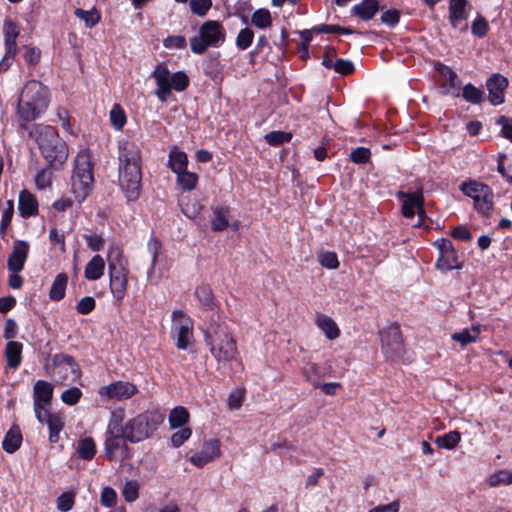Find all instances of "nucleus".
Masks as SVG:
<instances>
[{
    "mask_svg": "<svg viewBox=\"0 0 512 512\" xmlns=\"http://www.w3.org/2000/svg\"><path fill=\"white\" fill-rule=\"evenodd\" d=\"M195 296L207 310V315L205 316L206 321L213 312H217L215 310L217 305L212 291L208 286H200L196 288Z\"/></svg>",
    "mask_w": 512,
    "mask_h": 512,
    "instance_id": "28",
    "label": "nucleus"
},
{
    "mask_svg": "<svg viewBox=\"0 0 512 512\" xmlns=\"http://www.w3.org/2000/svg\"><path fill=\"white\" fill-rule=\"evenodd\" d=\"M489 25L486 19L482 16H478L471 25V32L478 38H483L487 35Z\"/></svg>",
    "mask_w": 512,
    "mask_h": 512,
    "instance_id": "50",
    "label": "nucleus"
},
{
    "mask_svg": "<svg viewBox=\"0 0 512 512\" xmlns=\"http://www.w3.org/2000/svg\"><path fill=\"white\" fill-rule=\"evenodd\" d=\"M212 7V0H190V9L193 14L204 17Z\"/></svg>",
    "mask_w": 512,
    "mask_h": 512,
    "instance_id": "48",
    "label": "nucleus"
},
{
    "mask_svg": "<svg viewBox=\"0 0 512 512\" xmlns=\"http://www.w3.org/2000/svg\"><path fill=\"white\" fill-rule=\"evenodd\" d=\"M371 152L366 147H358L351 151L350 159L356 164H365L369 161Z\"/></svg>",
    "mask_w": 512,
    "mask_h": 512,
    "instance_id": "55",
    "label": "nucleus"
},
{
    "mask_svg": "<svg viewBox=\"0 0 512 512\" xmlns=\"http://www.w3.org/2000/svg\"><path fill=\"white\" fill-rule=\"evenodd\" d=\"M397 198L402 202V214L405 218L412 219L415 215V210L419 206L424 205L422 191L415 193L399 191Z\"/></svg>",
    "mask_w": 512,
    "mask_h": 512,
    "instance_id": "22",
    "label": "nucleus"
},
{
    "mask_svg": "<svg viewBox=\"0 0 512 512\" xmlns=\"http://www.w3.org/2000/svg\"><path fill=\"white\" fill-rule=\"evenodd\" d=\"M203 333L205 343L218 363L217 370H221L236 358L238 353L236 340L219 312H213L208 320L204 321Z\"/></svg>",
    "mask_w": 512,
    "mask_h": 512,
    "instance_id": "2",
    "label": "nucleus"
},
{
    "mask_svg": "<svg viewBox=\"0 0 512 512\" xmlns=\"http://www.w3.org/2000/svg\"><path fill=\"white\" fill-rule=\"evenodd\" d=\"M266 142L271 146H280L284 143H288L292 134L284 131H271L265 135Z\"/></svg>",
    "mask_w": 512,
    "mask_h": 512,
    "instance_id": "45",
    "label": "nucleus"
},
{
    "mask_svg": "<svg viewBox=\"0 0 512 512\" xmlns=\"http://www.w3.org/2000/svg\"><path fill=\"white\" fill-rule=\"evenodd\" d=\"M379 10V3L377 0H363L361 3L354 5L352 13L362 20H370Z\"/></svg>",
    "mask_w": 512,
    "mask_h": 512,
    "instance_id": "27",
    "label": "nucleus"
},
{
    "mask_svg": "<svg viewBox=\"0 0 512 512\" xmlns=\"http://www.w3.org/2000/svg\"><path fill=\"white\" fill-rule=\"evenodd\" d=\"M124 413L122 410L112 412L105 433L104 455L110 461L129 458V447L124 438L122 422Z\"/></svg>",
    "mask_w": 512,
    "mask_h": 512,
    "instance_id": "5",
    "label": "nucleus"
},
{
    "mask_svg": "<svg viewBox=\"0 0 512 512\" xmlns=\"http://www.w3.org/2000/svg\"><path fill=\"white\" fill-rule=\"evenodd\" d=\"M14 213V204L13 201L9 200L7 202V207L2 212V219L0 224V235L2 237L5 236L7 228L9 227L12 217Z\"/></svg>",
    "mask_w": 512,
    "mask_h": 512,
    "instance_id": "49",
    "label": "nucleus"
},
{
    "mask_svg": "<svg viewBox=\"0 0 512 512\" xmlns=\"http://www.w3.org/2000/svg\"><path fill=\"white\" fill-rule=\"evenodd\" d=\"M49 101V89L37 80H30L22 89L18 115L23 121H33L46 111Z\"/></svg>",
    "mask_w": 512,
    "mask_h": 512,
    "instance_id": "4",
    "label": "nucleus"
},
{
    "mask_svg": "<svg viewBox=\"0 0 512 512\" xmlns=\"http://www.w3.org/2000/svg\"><path fill=\"white\" fill-rule=\"evenodd\" d=\"M53 398V385L45 380H38L33 387V409L36 418H40V413L48 411L45 407L49 405Z\"/></svg>",
    "mask_w": 512,
    "mask_h": 512,
    "instance_id": "16",
    "label": "nucleus"
},
{
    "mask_svg": "<svg viewBox=\"0 0 512 512\" xmlns=\"http://www.w3.org/2000/svg\"><path fill=\"white\" fill-rule=\"evenodd\" d=\"M462 96L471 104H479L484 98V92L471 83H468L463 87Z\"/></svg>",
    "mask_w": 512,
    "mask_h": 512,
    "instance_id": "42",
    "label": "nucleus"
},
{
    "mask_svg": "<svg viewBox=\"0 0 512 512\" xmlns=\"http://www.w3.org/2000/svg\"><path fill=\"white\" fill-rule=\"evenodd\" d=\"M508 80L500 74H493L486 81L488 100L492 105H500L505 101V90Z\"/></svg>",
    "mask_w": 512,
    "mask_h": 512,
    "instance_id": "20",
    "label": "nucleus"
},
{
    "mask_svg": "<svg viewBox=\"0 0 512 512\" xmlns=\"http://www.w3.org/2000/svg\"><path fill=\"white\" fill-rule=\"evenodd\" d=\"M23 344L18 341H9L5 347V357L7 365L16 370L22 362Z\"/></svg>",
    "mask_w": 512,
    "mask_h": 512,
    "instance_id": "25",
    "label": "nucleus"
},
{
    "mask_svg": "<svg viewBox=\"0 0 512 512\" xmlns=\"http://www.w3.org/2000/svg\"><path fill=\"white\" fill-rule=\"evenodd\" d=\"M332 68L338 74L349 75L354 71V64L350 60L337 59Z\"/></svg>",
    "mask_w": 512,
    "mask_h": 512,
    "instance_id": "59",
    "label": "nucleus"
},
{
    "mask_svg": "<svg viewBox=\"0 0 512 512\" xmlns=\"http://www.w3.org/2000/svg\"><path fill=\"white\" fill-rule=\"evenodd\" d=\"M117 494L111 487H105L101 491L100 502L105 507H112L116 503Z\"/></svg>",
    "mask_w": 512,
    "mask_h": 512,
    "instance_id": "60",
    "label": "nucleus"
},
{
    "mask_svg": "<svg viewBox=\"0 0 512 512\" xmlns=\"http://www.w3.org/2000/svg\"><path fill=\"white\" fill-rule=\"evenodd\" d=\"M512 483V474L508 471L501 470L492 474L489 478L490 486H498L501 484Z\"/></svg>",
    "mask_w": 512,
    "mask_h": 512,
    "instance_id": "57",
    "label": "nucleus"
},
{
    "mask_svg": "<svg viewBox=\"0 0 512 512\" xmlns=\"http://www.w3.org/2000/svg\"><path fill=\"white\" fill-rule=\"evenodd\" d=\"M5 55L0 61V71H6L17 54V38L20 28L14 21L6 19L3 24Z\"/></svg>",
    "mask_w": 512,
    "mask_h": 512,
    "instance_id": "15",
    "label": "nucleus"
},
{
    "mask_svg": "<svg viewBox=\"0 0 512 512\" xmlns=\"http://www.w3.org/2000/svg\"><path fill=\"white\" fill-rule=\"evenodd\" d=\"M460 190L474 200V207L479 213L483 215L490 213L494 205V194L488 185L470 180L463 182Z\"/></svg>",
    "mask_w": 512,
    "mask_h": 512,
    "instance_id": "11",
    "label": "nucleus"
},
{
    "mask_svg": "<svg viewBox=\"0 0 512 512\" xmlns=\"http://www.w3.org/2000/svg\"><path fill=\"white\" fill-rule=\"evenodd\" d=\"M22 443V435L18 430H9L4 437L2 447L7 453L17 451Z\"/></svg>",
    "mask_w": 512,
    "mask_h": 512,
    "instance_id": "38",
    "label": "nucleus"
},
{
    "mask_svg": "<svg viewBox=\"0 0 512 512\" xmlns=\"http://www.w3.org/2000/svg\"><path fill=\"white\" fill-rule=\"evenodd\" d=\"M381 349L389 360H398L404 354L402 333L398 324L394 323L380 331Z\"/></svg>",
    "mask_w": 512,
    "mask_h": 512,
    "instance_id": "14",
    "label": "nucleus"
},
{
    "mask_svg": "<svg viewBox=\"0 0 512 512\" xmlns=\"http://www.w3.org/2000/svg\"><path fill=\"white\" fill-rule=\"evenodd\" d=\"M18 210L23 218H29L38 214V201L36 197L27 190L19 194Z\"/></svg>",
    "mask_w": 512,
    "mask_h": 512,
    "instance_id": "23",
    "label": "nucleus"
},
{
    "mask_svg": "<svg viewBox=\"0 0 512 512\" xmlns=\"http://www.w3.org/2000/svg\"><path fill=\"white\" fill-rule=\"evenodd\" d=\"M220 441L218 439H209L203 443L202 449L190 457V461L198 468L220 457Z\"/></svg>",
    "mask_w": 512,
    "mask_h": 512,
    "instance_id": "18",
    "label": "nucleus"
},
{
    "mask_svg": "<svg viewBox=\"0 0 512 512\" xmlns=\"http://www.w3.org/2000/svg\"><path fill=\"white\" fill-rule=\"evenodd\" d=\"M82 397V391L77 387H71L61 394V400L69 405L73 406L76 405Z\"/></svg>",
    "mask_w": 512,
    "mask_h": 512,
    "instance_id": "51",
    "label": "nucleus"
},
{
    "mask_svg": "<svg viewBox=\"0 0 512 512\" xmlns=\"http://www.w3.org/2000/svg\"><path fill=\"white\" fill-rule=\"evenodd\" d=\"M52 174L46 169H42L35 176V184L38 189H45L51 184Z\"/></svg>",
    "mask_w": 512,
    "mask_h": 512,
    "instance_id": "63",
    "label": "nucleus"
},
{
    "mask_svg": "<svg viewBox=\"0 0 512 512\" xmlns=\"http://www.w3.org/2000/svg\"><path fill=\"white\" fill-rule=\"evenodd\" d=\"M481 333L480 325H472L470 329L465 328L452 334V340L458 342L461 346L475 343Z\"/></svg>",
    "mask_w": 512,
    "mask_h": 512,
    "instance_id": "30",
    "label": "nucleus"
},
{
    "mask_svg": "<svg viewBox=\"0 0 512 512\" xmlns=\"http://www.w3.org/2000/svg\"><path fill=\"white\" fill-rule=\"evenodd\" d=\"M152 77L157 85L155 95L159 101L163 103L172 95V89L177 92H182L189 85V77L185 72L177 71L171 74L165 63H160L156 66Z\"/></svg>",
    "mask_w": 512,
    "mask_h": 512,
    "instance_id": "8",
    "label": "nucleus"
},
{
    "mask_svg": "<svg viewBox=\"0 0 512 512\" xmlns=\"http://www.w3.org/2000/svg\"><path fill=\"white\" fill-rule=\"evenodd\" d=\"M318 259L321 266L327 269H337L339 267L338 257L334 252H323Z\"/></svg>",
    "mask_w": 512,
    "mask_h": 512,
    "instance_id": "54",
    "label": "nucleus"
},
{
    "mask_svg": "<svg viewBox=\"0 0 512 512\" xmlns=\"http://www.w3.org/2000/svg\"><path fill=\"white\" fill-rule=\"evenodd\" d=\"M68 284V276L66 273H59L50 288L49 291V298L52 301H60L64 298L66 288Z\"/></svg>",
    "mask_w": 512,
    "mask_h": 512,
    "instance_id": "34",
    "label": "nucleus"
},
{
    "mask_svg": "<svg viewBox=\"0 0 512 512\" xmlns=\"http://www.w3.org/2000/svg\"><path fill=\"white\" fill-rule=\"evenodd\" d=\"M308 367L303 369V375L306 380L310 382L314 388H318V379L321 377V368L314 362H307Z\"/></svg>",
    "mask_w": 512,
    "mask_h": 512,
    "instance_id": "46",
    "label": "nucleus"
},
{
    "mask_svg": "<svg viewBox=\"0 0 512 512\" xmlns=\"http://www.w3.org/2000/svg\"><path fill=\"white\" fill-rule=\"evenodd\" d=\"M137 392V387L127 381H116L99 389V395L118 401L130 399Z\"/></svg>",
    "mask_w": 512,
    "mask_h": 512,
    "instance_id": "17",
    "label": "nucleus"
},
{
    "mask_svg": "<svg viewBox=\"0 0 512 512\" xmlns=\"http://www.w3.org/2000/svg\"><path fill=\"white\" fill-rule=\"evenodd\" d=\"M110 121L116 130H121L126 124V114L119 104L110 110Z\"/></svg>",
    "mask_w": 512,
    "mask_h": 512,
    "instance_id": "47",
    "label": "nucleus"
},
{
    "mask_svg": "<svg viewBox=\"0 0 512 512\" xmlns=\"http://www.w3.org/2000/svg\"><path fill=\"white\" fill-rule=\"evenodd\" d=\"M171 333L176 339V347L186 350L193 340V320L183 310L172 313Z\"/></svg>",
    "mask_w": 512,
    "mask_h": 512,
    "instance_id": "13",
    "label": "nucleus"
},
{
    "mask_svg": "<svg viewBox=\"0 0 512 512\" xmlns=\"http://www.w3.org/2000/svg\"><path fill=\"white\" fill-rule=\"evenodd\" d=\"M95 306V299L91 296H86L79 300L76 305V310L79 314L87 315L94 310Z\"/></svg>",
    "mask_w": 512,
    "mask_h": 512,
    "instance_id": "58",
    "label": "nucleus"
},
{
    "mask_svg": "<svg viewBox=\"0 0 512 512\" xmlns=\"http://www.w3.org/2000/svg\"><path fill=\"white\" fill-rule=\"evenodd\" d=\"M163 43L168 49H184L186 47V39L181 35L169 36Z\"/></svg>",
    "mask_w": 512,
    "mask_h": 512,
    "instance_id": "64",
    "label": "nucleus"
},
{
    "mask_svg": "<svg viewBox=\"0 0 512 512\" xmlns=\"http://www.w3.org/2000/svg\"><path fill=\"white\" fill-rule=\"evenodd\" d=\"M74 494L64 492L57 498V509L61 512H68L73 508Z\"/></svg>",
    "mask_w": 512,
    "mask_h": 512,
    "instance_id": "56",
    "label": "nucleus"
},
{
    "mask_svg": "<svg viewBox=\"0 0 512 512\" xmlns=\"http://www.w3.org/2000/svg\"><path fill=\"white\" fill-rule=\"evenodd\" d=\"M105 262L100 255H95L86 264L85 267V278L88 280H98L104 274Z\"/></svg>",
    "mask_w": 512,
    "mask_h": 512,
    "instance_id": "31",
    "label": "nucleus"
},
{
    "mask_svg": "<svg viewBox=\"0 0 512 512\" xmlns=\"http://www.w3.org/2000/svg\"><path fill=\"white\" fill-rule=\"evenodd\" d=\"M461 440V434L454 430L444 435H440L435 439V444L441 449H453Z\"/></svg>",
    "mask_w": 512,
    "mask_h": 512,
    "instance_id": "39",
    "label": "nucleus"
},
{
    "mask_svg": "<svg viewBox=\"0 0 512 512\" xmlns=\"http://www.w3.org/2000/svg\"><path fill=\"white\" fill-rule=\"evenodd\" d=\"M52 377L56 382L66 385L81 377V370L71 355L58 353L52 358Z\"/></svg>",
    "mask_w": 512,
    "mask_h": 512,
    "instance_id": "12",
    "label": "nucleus"
},
{
    "mask_svg": "<svg viewBox=\"0 0 512 512\" xmlns=\"http://www.w3.org/2000/svg\"><path fill=\"white\" fill-rule=\"evenodd\" d=\"M29 134L35 139L42 156L51 167L57 169L67 160V145L59 137V134L54 127L50 125L37 124Z\"/></svg>",
    "mask_w": 512,
    "mask_h": 512,
    "instance_id": "3",
    "label": "nucleus"
},
{
    "mask_svg": "<svg viewBox=\"0 0 512 512\" xmlns=\"http://www.w3.org/2000/svg\"><path fill=\"white\" fill-rule=\"evenodd\" d=\"M29 244L23 240H16L13 243L12 253L7 260V267L13 273H19L23 270L28 257Z\"/></svg>",
    "mask_w": 512,
    "mask_h": 512,
    "instance_id": "21",
    "label": "nucleus"
},
{
    "mask_svg": "<svg viewBox=\"0 0 512 512\" xmlns=\"http://www.w3.org/2000/svg\"><path fill=\"white\" fill-rule=\"evenodd\" d=\"M467 0H450L449 1V22L453 28H458L459 24L466 20Z\"/></svg>",
    "mask_w": 512,
    "mask_h": 512,
    "instance_id": "24",
    "label": "nucleus"
},
{
    "mask_svg": "<svg viewBox=\"0 0 512 512\" xmlns=\"http://www.w3.org/2000/svg\"><path fill=\"white\" fill-rule=\"evenodd\" d=\"M41 424H45L49 430L48 439L51 443H57L60 439V433L65 426V418L62 413H52L49 410L40 413V418H36Z\"/></svg>",
    "mask_w": 512,
    "mask_h": 512,
    "instance_id": "19",
    "label": "nucleus"
},
{
    "mask_svg": "<svg viewBox=\"0 0 512 512\" xmlns=\"http://www.w3.org/2000/svg\"><path fill=\"white\" fill-rule=\"evenodd\" d=\"M77 453L83 460L90 461L96 454V444L93 438L85 437L78 441Z\"/></svg>",
    "mask_w": 512,
    "mask_h": 512,
    "instance_id": "35",
    "label": "nucleus"
},
{
    "mask_svg": "<svg viewBox=\"0 0 512 512\" xmlns=\"http://www.w3.org/2000/svg\"><path fill=\"white\" fill-rule=\"evenodd\" d=\"M400 20V13L396 9H390L385 11L381 15V22L389 27H394Z\"/></svg>",
    "mask_w": 512,
    "mask_h": 512,
    "instance_id": "61",
    "label": "nucleus"
},
{
    "mask_svg": "<svg viewBox=\"0 0 512 512\" xmlns=\"http://www.w3.org/2000/svg\"><path fill=\"white\" fill-rule=\"evenodd\" d=\"M315 324L330 340H334L340 335V330L336 322L325 314H317Z\"/></svg>",
    "mask_w": 512,
    "mask_h": 512,
    "instance_id": "26",
    "label": "nucleus"
},
{
    "mask_svg": "<svg viewBox=\"0 0 512 512\" xmlns=\"http://www.w3.org/2000/svg\"><path fill=\"white\" fill-rule=\"evenodd\" d=\"M496 123L502 127L501 134L506 139L512 142V118H507L506 116H500Z\"/></svg>",
    "mask_w": 512,
    "mask_h": 512,
    "instance_id": "62",
    "label": "nucleus"
},
{
    "mask_svg": "<svg viewBox=\"0 0 512 512\" xmlns=\"http://www.w3.org/2000/svg\"><path fill=\"white\" fill-rule=\"evenodd\" d=\"M251 22L256 27L265 29L272 24L271 14L267 9H258L252 14Z\"/></svg>",
    "mask_w": 512,
    "mask_h": 512,
    "instance_id": "44",
    "label": "nucleus"
},
{
    "mask_svg": "<svg viewBox=\"0 0 512 512\" xmlns=\"http://www.w3.org/2000/svg\"><path fill=\"white\" fill-rule=\"evenodd\" d=\"M192 435V431L188 427H181L180 430L176 431L171 436V445L173 447H180L185 441H187Z\"/></svg>",
    "mask_w": 512,
    "mask_h": 512,
    "instance_id": "53",
    "label": "nucleus"
},
{
    "mask_svg": "<svg viewBox=\"0 0 512 512\" xmlns=\"http://www.w3.org/2000/svg\"><path fill=\"white\" fill-rule=\"evenodd\" d=\"M435 70L446 80L445 87L452 89L459 87L458 75L447 65L443 63H436Z\"/></svg>",
    "mask_w": 512,
    "mask_h": 512,
    "instance_id": "37",
    "label": "nucleus"
},
{
    "mask_svg": "<svg viewBox=\"0 0 512 512\" xmlns=\"http://www.w3.org/2000/svg\"><path fill=\"white\" fill-rule=\"evenodd\" d=\"M189 421V413L186 408L177 406L169 414V424L173 429L184 427Z\"/></svg>",
    "mask_w": 512,
    "mask_h": 512,
    "instance_id": "36",
    "label": "nucleus"
},
{
    "mask_svg": "<svg viewBox=\"0 0 512 512\" xmlns=\"http://www.w3.org/2000/svg\"><path fill=\"white\" fill-rule=\"evenodd\" d=\"M198 183V175L194 172L184 170L183 172L177 173V184L184 191H191L195 189Z\"/></svg>",
    "mask_w": 512,
    "mask_h": 512,
    "instance_id": "41",
    "label": "nucleus"
},
{
    "mask_svg": "<svg viewBox=\"0 0 512 512\" xmlns=\"http://www.w3.org/2000/svg\"><path fill=\"white\" fill-rule=\"evenodd\" d=\"M253 38L254 33L251 29H241L237 35L236 45L239 49L245 50L251 45Z\"/></svg>",
    "mask_w": 512,
    "mask_h": 512,
    "instance_id": "52",
    "label": "nucleus"
},
{
    "mask_svg": "<svg viewBox=\"0 0 512 512\" xmlns=\"http://www.w3.org/2000/svg\"><path fill=\"white\" fill-rule=\"evenodd\" d=\"M168 167L175 173L183 172L187 170L188 157L183 151L173 148L169 152Z\"/></svg>",
    "mask_w": 512,
    "mask_h": 512,
    "instance_id": "29",
    "label": "nucleus"
},
{
    "mask_svg": "<svg viewBox=\"0 0 512 512\" xmlns=\"http://www.w3.org/2000/svg\"><path fill=\"white\" fill-rule=\"evenodd\" d=\"M74 13L76 17L84 21L86 27L89 28L94 27L100 21V14L97 12L96 9L83 10L81 8H78L75 10Z\"/></svg>",
    "mask_w": 512,
    "mask_h": 512,
    "instance_id": "43",
    "label": "nucleus"
},
{
    "mask_svg": "<svg viewBox=\"0 0 512 512\" xmlns=\"http://www.w3.org/2000/svg\"><path fill=\"white\" fill-rule=\"evenodd\" d=\"M147 249L152 258L151 265L147 271V277L151 278L152 273L155 270L158 257L162 254V244L157 238L151 237L150 240L148 241Z\"/></svg>",
    "mask_w": 512,
    "mask_h": 512,
    "instance_id": "40",
    "label": "nucleus"
},
{
    "mask_svg": "<svg viewBox=\"0 0 512 512\" xmlns=\"http://www.w3.org/2000/svg\"><path fill=\"white\" fill-rule=\"evenodd\" d=\"M108 269L111 293L117 301H122L127 290L128 271L126 262L123 261L122 254L118 249L109 252Z\"/></svg>",
    "mask_w": 512,
    "mask_h": 512,
    "instance_id": "10",
    "label": "nucleus"
},
{
    "mask_svg": "<svg viewBox=\"0 0 512 512\" xmlns=\"http://www.w3.org/2000/svg\"><path fill=\"white\" fill-rule=\"evenodd\" d=\"M435 265L442 272L462 268V265L458 263V255L455 250L440 254Z\"/></svg>",
    "mask_w": 512,
    "mask_h": 512,
    "instance_id": "32",
    "label": "nucleus"
},
{
    "mask_svg": "<svg viewBox=\"0 0 512 512\" xmlns=\"http://www.w3.org/2000/svg\"><path fill=\"white\" fill-rule=\"evenodd\" d=\"M229 225V208L217 206L213 208V218L211 220V229L213 231H222Z\"/></svg>",
    "mask_w": 512,
    "mask_h": 512,
    "instance_id": "33",
    "label": "nucleus"
},
{
    "mask_svg": "<svg viewBox=\"0 0 512 512\" xmlns=\"http://www.w3.org/2000/svg\"><path fill=\"white\" fill-rule=\"evenodd\" d=\"M94 182L93 164L88 150H82L77 154L75 166L71 178V190L78 203H82L92 190Z\"/></svg>",
    "mask_w": 512,
    "mask_h": 512,
    "instance_id": "7",
    "label": "nucleus"
},
{
    "mask_svg": "<svg viewBox=\"0 0 512 512\" xmlns=\"http://www.w3.org/2000/svg\"><path fill=\"white\" fill-rule=\"evenodd\" d=\"M225 41V30L222 24L216 20L204 22L198 35L190 40V48L194 54L201 55L209 47H219Z\"/></svg>",
    "mask_w": 512,
    "mask_h": 512,
    "instance_id": "9",
    "label": "nucleus"
},
{
    "mask_svg": "<svg viewBox=\"0 0 512 512\" xmlns=\"http://www.w3.org/2000/svg\"><path fill=\"white\" fill-rule=\"evenodd\" d=\"M164 415L158 411H145L122 424L124 438L131 443L148 439L163 423Z\"/></svg>",
    "mask_w": 512,
    "mask_h": 512,
    "instance_id": "6",
    "label": "nucleus"
},
{
    "mask_svg": "<svg viewBox=\"0 0 512 512\" xmlns=\"http://www.w3.org/2000/svg\"><path fill=\"white\" fill-rule=\"evenodd\" d=\"M141 150L130 140L118 142L119 184L129 201L139 198L141 192Z\"/></svg>",
    "mask_w": 512,
    "mask_h": 512,
    "instance_id": "1",
    "label": "nucleus"
}]
</instances>
